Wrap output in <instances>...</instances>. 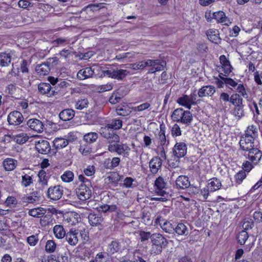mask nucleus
I'll list each match as a JSON object with an SVG mask.
<instances>
[{"mask_svg": "<svg viewBox=\"0 0 262 262\" xmlns=\"http://www.w3.org/2000/svg\"><path fill=\"white\" fill-rule=\"evenodd\" d=\"M139 235L141 241L144 242L147 241L149 238H150L151 240L152 234H151L149 232L142 231L140 232Z\"/></svg>", "mask_w": 262, "mask_h": 262, "instance_id": "obj_57", "label": "nucleus"}, {"mask_svg": "<svg viewBox=\"0 0 262 262\" xmlns=\"http://www.w3.org/2000/svg\"><path fill=\"white\" fill-rule=\"evenodd\" d=\"M74 173L71 171H66L61 176V180L67 183H69L73 181Z\"/></svg>", "mask_w": 262, "mask_h": 262, "instance_id": "obj_44", "label": "nucleus"}, {"mask_svg": "<svg viewBox=\"0 0 262 262\" xmlns=\"http://www.w3.org/2000/svg\"><path fill=\"white\" fill-rule=\"evenodd\" d=\"M166 62L160 59H147L146 60V67H150L148 73H155L158 71L164 70L166 66Z\"/></svg>", "mask_w": 262, "mask_h": 262, "instance_id": "obj_3", "label": "nucleus"}, {"mask_svg": "<svg viewBox=\"0 0 262 262\" xmlns=\"http://www.w3.org/2000/svg\"><path fill=\"white\" fill-rule=\"evenodd\" d=\"M63 193V187L60 185L50 186L47 192V196L53 201L59 200Z\"/></svg>", "mask_w": 262, "mask_h": 262, "instance_id": "obj_5", "label": "nucleus"}, {"mask_svg": "<svg viewBox=\"0 0 262 262\" xmlns=\"http://www.w3.org/2000/svg\"><path fill=\"white\" fill-rule=\"evenodd\" d=\"M166 185V183L162 177H159L155 182V186L157 187V189L165 188Z\"/></svg>", "mask_w": 262, "mask_h": 262, "instance_id": "obj_51", "label": "nucleus"}, {"mask_svg": "<svg viewBox=\"0 0 262 262\" xmlns=\"http://www.w3.org/2000/svg\"><path fill=\"white\" fill-rule=\"evenodd\" d=\"M38 241V235H32L27 237V242L30 246H35Z\"/></svg>", "mask_w": 262, "mask_h": 262, "instance_id": "obj_56", "label": "nucleus"}, {"mask_svg": "<svg viewBox=\"0 0 262 262\" xmlns=\"http://www.w3.org/2000/svg\"><path fill=\"white\" fill-rule=\"evenodd\" d=\"M146 67V60L145 61H139L129 64V68L133 70H137L143 69Z\"/></svg>", "mask_w": 262, "mask_h": 262, "instance_id": "obj_48", "label": "nucleus"}, {"mask_svg": "<svg viewBox=\"0 0 262 262\" xmlns=\"http://www.w3.org/2000/svg\"><path fill=\"white\" fill-rule=\"evenodd\" d=\"M246 172L243 170H241L235 175V180L236 182L238 184H241L243 180L246 178Z\"/></svg>", "mask_w": 262, "mask_h": 262, "instance_id": "obj_54", "label": "nucleus"}, {"mask_svg": "<svg viewBox=\"0 0 262 262\" xmlns=\"http://www.w3.org/2000/svg\"><path fill=\"white\" fill-rule=\"evenodd\" d=\"M219 77L222 80V83H225L226 85H230L232 87H235L237 85V83L233 79L230 78H225L221 75H219Z\"/></svg>", "mask_w": 262, "mask_h": 262, "instance_id": "obj_50", "label": "nucleus"}, {"mask_svg": "<svg viewBox=\"0 0 262 262\" xmlns=\"http://www.w3.org/2000/svg\"><path fill=\"white\" fill-rule=\"evenodd\" d=\"M243 107V104L235 106V108L233 111V114L235 115V116H238L239 118H241L244 116Z\"/></svg>", "mask_w": 262, "mask_h": 262, "instance_id": "obj_53", "label": "nucleus"}, {"mask_svg": "<svg viewBox=\"0 0 262 262\" xmlns=\"http://www.w3.org/2000/svg\"><path fill=\"white\" fill-rule=\"evenodd\" d=\"M117 113L118 115L126 116H127L130 111L128 112V110H126V107L118 106L116 109Z\"/></svg>", "mask_w": 262, "mask_h": 262, "instance_id": "obj_60", "label": "nucleus"}, {"mask_svg": "<svg viewBox=\"0 0 262 262\" xmlns=\"http://www.w3.org/2000/svg\"><path fill=\"white\" fill-rule=\"evenodd\" d=\"M29 138L26 134L22 133L15 135L14 137V140L19 144H23L26 143Z\"/></svg>", "mask_w": 262, "mask_h": 262, "instance_id": "obj_37", "label": "nucleus"}, {"mask_svg": "<svg viewBox=\"0 0 262 262\" xmlns=\"http://www.w3.org/2000/svg\"><path fill=\"white\" fill-rule=\"evenodd\" d=\"M248 238V234L245 230H242L238 234L237 236V239L238 243L242 245L245 244L246 241Z\"/></svg>", "mask_w": 262, "mask_h": 262, "instance_id": "obj_42", "label": "nucleus"}, {"mask_svg": "<svg viewBox=\"0 0 262 262\" xmlns=\"http://www.w3.org/2000/svg\"><path fill=\"white\" fill-rule=\"evenodd\" d=\"M88 104V101L87 99L78 100L75 104V107L78 110H82L87 106Z\"/></svg>", "mask_w": 262, "mask_h": 262, "instance_id": "obj_55", "label": "nucleus"}, {"mask_svg": "<svg viewBox=\"0 0 262 262\" xmlns=\"http://www.w3.org/2000/svg\"><path fill=\"white\" fill-rule=\"evenodd\" d=\"M254 137L250 134L241 137L239 144L242 152L254 147Z\"/></svg>", "mask_w": 262, "mask_h": 262, "instance_id": "obj_7", "label": "nucleus"}, {"mask_svg": "<svg viewBox=\"0 0 262 262\" xmlns=\"http://www.w3.org/2000/svg\"><path fill=\"white\" fill-rule=\"evenodd\" d=\"M121 248L120 243L116 240L112 241V242L108 244L107 252L110 254H114L118 252Z\"/></svg>", "mask_w": 262, "mask_h": 262, "instance_id": "obj_32", "label": "nucleus"}, {"mask_svg": "<svg viewBox=\"0 0 262 262\" xmlns=\"http://www.w3.org/2000/svg\"><path fill=\"white\" fill-rule=\"evenodd\" d=\"M160 227L163 229V230H164L166 233L170 234L174 232V227L170 222L167 221L166 222H164L163 224H162Z\"/></svg>", "mask_w": 262, "mask_h": 262, "instance_id": "obj_43", "label": "nucleus"}, {"mask_svg": "<svg viewBox=\"0 0 262 262\" xmlns=\"http://www.w3.org/2000/svg\"><path fill=\"white\" fill-rule=\"evenodd\" d=\"M210 182L208 183L207 186L211 192L215 191L220 189L222 184L221 182L216 178H213L209 180Z\"/></svg>", "mask_w": 262, "mask_h": 262, "instance_id": "obj_28", "label": "nucleus"}, {"mask_svg": "<svg viewBox=\"0 0 262 262\" xmlns=\"http://www.w3.org/2000/svg\"><path fill=\"white\" fill-rule=\"evenodd\" d=\"M5 204L7 206L11 207L12 205H16L17 201L14 196H8L5 201Z\"/></svg>", "mask_w": 262, "mask_h": 262, "instance_id": "obj_63", "label": "nucleus"}, {"mask_svg": "<svg viewBox=\"0 0 262 262\" xmlns=\"http://www.w3.org/2000/svg\"><path fill=\"white\" fill-rule=\"evenodd\" d=\"M193 117L190 111H185L183 113V115L180 122L186 124L187 125H189Z\"/></svg>", "mask_w": 262, "mask_h": 262, "instance_id": "obj_34", "label": "nucleus"}, {"mask_svg": "<svg viewBox=\"0 0 262 262\" xmlns=\"http://www.w3.org/2000/svg\"><path fill=\"white\" fill-rule=\"evenodd\" d=\"M171 134L173 136H180L181 135V130L180 126L175 124L171 128Z\"/></svg>", "mask_w": 262, "mask_h": 262, "instance_id": "obj_62", "label": "nucleus"}, {"mask_svg": "<svg viewBox=\"0 0 262 262\" xmlns=\"http://www.w3.org/2000/svg\"><path fill=\"white\" fill-rule=\"evenodd\" d=\"M174 232L178 235L187 236L189 234V230L187 226L183 223H180L174 228Z\"/></svg>", "mask_w": 262, "mask_h": 262, "instance_id": "obj_30", "label": "nucleus"}, {"mask_svg": "<svg viewBox=\"0 0 262 262\" xmlns=\"http://www.w3.org/2000/svg\"><path fill=\"white\" fill-rule=\"evenodd\" d=\"M101 136L107 139L108 142V150L112 153H116L124 157H128L130 148L126 143L119 144L120 137L107 124L101 127L99 129Z\"/></svg>", "mask_w": 262, "mask_h": 262, "instance_id": "obj_1", "label": "nucleus"}, {"mask_svg": "<svg viewBox=\"0 0 262 262\" xmlns=\"http://www.w3.org/2000/svg\"><path fill=\"white\" fill-rule=\"evenodd\" d=\"M120 162V159L119 157H114L111 162L110 163L108 161L106 165V162H104V164L105 165V167L107 168L112 169L118 166Z\"/></svg>", "mask_w": 262, "mask_h": 262, "instance_id": "obj_45", "label": "nucleus"}, {"mask_svg": "<svg viewBox=\"0 0 262 262\" xmlns=\"http://www.w3.org/2000/svg\"><path fill=\"white\" fill-rule=\"evenodd\" d=\"M213 18L215 19L218 23H221L223 25L228 26L231 24L229 19L226 16L225 13L222 11L214 12Z\"/></svg>", "mask_w": 262, "mask_h": 262, "instance_id": "obj_19", "label": "nucleus"}, {"mask_svg": "<svg viewBox=\"0 0 262 262\" xmlns=\"http://www.w3.org/2000/svg\"><path fill=\"white\" fill-rule=\"evenodd\" d=\"M89 222L92 226L100 225L103 221V218L95 213H90L88 216Z\"/></svg>", "mask_w": 262, "mask_h": 262, "instance_id": "obj_25", "label": "nucleus"}, {"mask_svg": "<svg viewBox=\"0 0 262 262\" xmlns=\"http://www.w3.org/2000/svg\"><path fill=\"white\" fill-rule=\"evenodd\" d=\"M23 120L22 114L16 111L11 112L8 116V122L10 125H18L22 123Z\"/></svg>", "mask_w": 262, "mask_h": 262, "instance_id": "obj_11", "label": "nucleus"}, {"mask_svg": "<svg viewBox=\"0 0 262 262\" xmlns=\"http://www.w3.org/2000/svg\"><path fill=\"white\" fill-rule=\"evenodd\" d=\"M56 244L53 240H48L46 244L45 250L48 253H53L55 251Z\"/></svg>", "mask_w": 262, "mask_h": 262, "instance_id": "obj_46", "label": "nucleus"}, {"mask_svg": "<svg viewBox=\"0 0 262 262\" xmlns=\"http://www.w3.org/2000/svg\"><path fill=\"white\" fill-rule=\"evenodd\" d=\"M230 102L233 105H239L243 104V99L237 94H233L230 97Z\"/></svg>", "mask_w": 262, "mask_h": 262, "instance_id": "obj_40", "label": "nucleus"}, {"mask_svg": "<svg viewBox=\"0 0 262 262\" xmlns=\"http://www.w3.org/2000/svg\"><path fill=\"white\" fill-rule=\"evenodd\" d=\"M187 149L185 143H177L173 148V155L178 158L183 157L187 153Z\"/></svg>", "mask_w": 262, "mask_h": 262, "instance_id": "obj_14", "label": "nucleus"}, {"mask_svg": "<svg viewBox=\"0 0 262 262\" xmlns=\"http://www.w3.org/2000/svg\"><path fill=\"white\" fill-rule=\"evenodd\" d=\"M33 183V180L31 176L25 174L22 176L21 184L25 187H28Z\"/></svg>", "mask_w": 262, "mask_h": 262, "instance_id": "obj_52", "label": "nucleus"}, {"mask_svg": "<svg viewBox=\"0 0 262 262\" xmlns=\"http://www.w3.org/2000/svg\"><path fill=\"white\" fill-rule=\"evenodd\" d=\"M38 92L42 95L50 97L57 94V92L53 90L50 84L48 83H40L38 85Z\"/></svg>", "mask_w": 262, "mask_h": 262, "instance_id": "obj_10", "label": "nucleus"}, {"mask_svg": "<svg viewBox=\"0 0 262 262\" xmlns=\"http://www.w3.org/2000/svg\"><path fill=\"white\" fill-rule=\"evenodd\" d=\"M113 130L119 129L122 126V121L120 119H113L111 124H108Z\"/></svg>", "mask_w": 262, "mask_h": 262, "instance_id": "obj_49", "label": "nucleus"}, {"mask_svg": "<svg viewBox=\"0 0 262 262\" xmlns=\"http://www.w3.org/2000/svg\"><path fill=\"white\" fill-rule=\"evenodd\" d=\"M241 154L254 164H257L262 157V152L259 149L254 147L242 152Z\"/></svg>", "mask_w": 262, "mask_h": 262, "instance_id": "obj_4", "label": "nucleus"}, {"mask_svg": "<svg viewBox=\"0 0 262 262\" xmlns=\"http://www.w3.org/2000/svg\"><path fill=\"white\" fill-rule=\"evenodd\" d=\"M53 231L55 237L58 239H62L65 237L67 234L63 227L61 225H55Z\"/></svg>", "mask_w": 262, "mask_h": 262, "instance_id": "obj_27", "label": "nucleus"}, {"mask_svg": "<svg viewBox=\"0 0 262 262\" xmlns=\"http://www.w3.org/2000/svg\"><path fill=\"white\" fill-rule=\"evenodd\" d=\"M254 226V223L252 219H245L243 224V228L244 229V230H247L248 229H251Z\"/></svg>", "mask_w": 262, "mask_h": 262, "instance_id": "obj_58", "label": "nucleus"}, {"mask_svg": "<svg viewBox=\"0 0 262 262\" xmlns=\"http://www.w3.org/2000/svg\"><path fill=\"white\" fill-rule=\"evenodd\" d=\"M63 220L71 225H76L80 222V215L74 212H67L63 215Z\"/></svg>", "mask_w": 262, "mask_h": 262, "instance_id": "obj_15", "label": "nucleus"}, {"mask_svg": "<svg viewBox=\"0 0 262 262\" xmlns=\"http://www.w3.org/2000/svg\"><path fill=\"white\" fill-rule=\"evenodd\" d=\"M219 31L216 30L210 29L207 31V35L208 38L211 42L218 43L220 42L221 38L219 37Z\"/></svg>", "mask_w": 262, "mask_h": 262, "instance_id": "obj_29", "label": "nucleus"}, {"mask_svg": "<svg viewBox=\"0 0 262 262\" xmlns=\"http://www.w3.org/2000/svg\"><path fill=\"white\" fill-rule=\"evenodd\" d=\"M18 6L23 9H27L32 7V4L28 0H19L18 3Z\"/></svg>", "mask_w": 262, "mask_h": 262, "instance_id": "obj_64", "label": "nucleus"}, {"mask_svg": "<svg viewBox=\"0 0 262 262\" xmlns=\"http://www.w3.org/2000/svg\"><path fill=\"white\" fill-rule=\"evenodd\" d=\"M41 196L37 191L31 192L28 195H24L21 198V201L24 203H34L38 202L40 200Z\"/></svg>", "mask_w": 262, "mask_h": 262, "instance_id": "obj_16", "label": "nucleus"}, {"mask_svg": "<svg viewBox=\"0 0 262 262\" xmlns=\"http://www.w3.org/2000/svg\"><path fill=\"white\" fill-rule=\"evenodd\" d=\"M76 193L80 200L85 201L88 200L92 195L91 185L80 184L76 189Z\"/></svg>", "mask_w": 262, "mask_h": 262, "instance_id": "obj_6", "label": "nucleus"}, {"mask_svg": "<svg viewBox=\"0 0 262 262\" xmlns=\"http://www.w3.org/2000/svg\"><path fill=\"white\" fill-rule=\"evenodd\" d=\"M177 102L181 105L186 107L187 108L190 110L191 107V104L188 95H185L183 96L178 98Z\"/></svg>", "mask_w": 262, "mask_h": 262, "instance_id": "obj_35", "label": "nucleus"}, {"mask_svg": "<svg viewBox=\"0 0 262 262\" xmlns=\"http://www.w3.org/2000/svg\"><path fill=\"white\" fill-rule=\"evenodd\" d=\"M12 55L6 52L0 53V66L8 67L11 62Z\"/></svg>", "mask_w": 262, "mask_h": 262, "instance_id": "obj_23", "label": "nucleus"}, {"mask_svg": "<svg viewBox=\"0 0 262 262\" xmlns=\"http://www.w3.org/2000/svg\"><path fill=\"white\" fill-rule=\"evenodd\" d=\"M94 74V72L91 67H86L79 70L77 74V77L79 80H84L92 77Z\"/></svg>", "mask_w": 262, "mask_h": 262, "instance_id": "obj_21", "label": "nucleus"}, {"mask_svg": "<svg viewBox=\"0 0 262 262\" xmlns=\"http://www.w3.org/2000/svg\"><path fill=\"white\" fill-rule=\"evenodd\" d=\"M159 136L160 144L161 145L163 146L165 144L167 145L169 143L168 141H167V143H166L167 141L165 134V126L162 124L160 125V131L159 133Z\"/></svg>", "mask_w": 262, "mask_h": 262, "instance_id": "obj_41", "label": "nucleus"}, {"mask_svg": "<svg viewBox=\"0 0 262 262\" xmlns=\"http://www.w3.org/2000/svg\"><path fill=\"white\" fill-rule=\"evenodd\" d=\"M35 71L40 76L48 75L50 71L49 65L47 62H43L36 66Z\"/></svg>", "mask_w": 262, "mask_h": 262, "instance_id": "obj_24", "label": "nucleus"}, {"mask_svg": "<svg viewBox=\"0 0 262 262\" xmlns=\"http://www.w3.org/2000/svg\"><path fill=\"white\" fill-rule=\"evenodd\" d=\"M122 178L123 176H120L118 173L113 172L107 177V179L111 183L116 184L118 183V182L121 181Z\"/></svg>", "mask_w": 262, "mask_h": 262, "instance_id": "obj_47", "label": "nucleus"}, {"mask_svg": "<svg viewBox=\"0 0 262 262\" xmlns=\"http://www.w3.org/2000/svg\"><path fill=\"white\" fill-rule=\"evenodd\" d=\"M150 106V104L148 102H145L133 108L134 111L141 112L148 108Z\"/></svg>", "mask_w": 262, "mask_h": 262, "instance_id": "obj_59", "label": "nucleus"}, {"mask_svg": "<svg viewBox=\"0 0 262 262\" xmlns=\"http://www.w3.org/2000/svg\"><path fill=\"white\" fill-rule=\"evenodd\" d=\"M216 89L213 85H205L202 86L198 91V95L200 98L212 97L215 93Z\"/></svg>", "mask_w": 262, "mask_h": 262, "instance_id": "obj_12", "label": "nucleus"}, {"mask_svg": "<svg viewBox=\"0 0 262 262\" xmlns=\"http://www.w3.org/2000/svg\"><path fill=\"white\" fill-rule=\"evenodd\" d=\"M78 230L72 228L67 233L65 239L71 246H75L78 242Z\"/></svg>", "mask_w": 262, "mask_h": 262, "instance_id": "obj_13", "label": "nucleus"}, {"mask_svg": "<svg viewBox=\"0 0 262 262\" xmlns=\"http://www.w3.org/2000/svg\"><path fill=\"white\" fill-rule=\"evenodd\" d=\"M151 242L152 243L151 253L156 255L161 253L163 249L167 247L168 240L160 233L152 234Z\"/></svg>", "mask_w": 262, "mask_h": 262, "instance_id": "obj_2", "label": "nucleus"}, {"mask_svg": "<svg viewBox=\"0 0 262 262\" xmlns=\"http://www.w3.org/2000/svg\"><path fill=\"white\" fill-rule=\"evenodd\" d=\"M177 187L180 189H186L190 186V181L188 177L179 176L176 181Z\"/></svg>", "mask_w": 262, "mask_h": 262, "instance_id": "obj_20", "label": "nucleus"}, {"mask_svg": "<svg viewBox=\"0 0 262 262\" xmlns=\"http://www.w3.org/2000/svg\"><path fill=\"white\" fill-rule=\"evenodd\" d=\"M98 134L96 133L90 132L85 134L84 137V140L89 143H93L98 139Z\"/></svg>", "mask_w": 262, "mask_h": 262, "instance_id": "obj_38", "label": "nucleus"}, {"mask_svg": "<svg viewBox=\"0 0 262 262\" xmlns=\"http://www.w3.org/2000/svg\"><path fill=\"white\" fill-rule=\"evenodd\" d=\"M17 164V161L12 158H7L3 163V166L6 171L13 170L16 167Z\"/></svg>", "mask_w": 262, "mask_h": 262, "instance_id": "obj_26", "label": "nucleus"}, {"mask_svg": "<svg viewBox=\"0 0 262 262\" xmlns=\"http://www.w3.org/2000/svg\"><path fill=\"white\" fill-rule=\"evenodd\" d=\"M35 148L37 151L41 154H47L51 150V146L49 142L44 139H39L35 142Z\"/></svg>", "mask_w": 262, "mask_h": 262, "instance_id": "obj_9", "label": "nucleus"}, {"mask_svg": "<svg viewBox=\"0 0 262 262\" xmlns=\"http://www.w3.org/2000/svg\"><path fill=\"white\" fill-rule=\"evenodd\" d=\"M38 176L39 178V182L41 185L46 186L48 185L49 176H47L45 171L43 170H40L38 173Z\"/></svg>", "mask_w": 262, "mask_h": 262, "instance_id": "obj_39", "label": "nucleus"}, {"mask_svg": "<svg viewBox=\"0 0 262 262\" xmlns=\"http://www.w3.org/2000/svg\"><path fill=\"white\" fill-rule=\"evenodd\" d=\"M27 124L31 129L37 133H41L43 131V124L38 119H30L27 121Z\"/></svg>", "mask_w": 262, "mask_h": 262, "instance_id": "obj_17", "label": "nucleus"}, {"mask_svg": "<svg viewBox=\"0 0 262 262\" xmlns=\"http://www.w3.org/2000/svg\"><path fill=\"white\" fill-rule=\"evenodd\" d=\"M103 73L109 77L120 80H123L129 74L128 71L123 69H111L103 71Z\"/></svg>", "mask_w": 262, "mask_h": 262, "instance_id": "obj_8", "label": "nucleus"}, {"mask_svg": "<svg viewBox=\"0 0 262 262\" xmlns=\"http://www.w3.org/2000/svg\"><path fill=\"white\" fill-rule=\"evenodd\" d=\"M69 140L62 138H56L53 141V145L56 149L63 148L69 144Z\"/></svg>", "mask_w": 262, "mask_h": 262, "instance_id": "obj_31", "label": "nucleus"}, {"mask_svg": "<svg viewBox=\"0 0 262 262\" xmlns=\"http://www.w3.org/2000/svg\"><path fill=\"white\" fill-rule=\"evenodd\" d=\"M184 111H185L182 108H178L174 110L171 115V119L172 120L180 122L183 115V113H184Z\"/></svg>", "mask_w": 262, "mask_h": 262, "instance_id": "obj_36", "label": "nucleus"}, {"mask_svg": "<svg viewBox=\"0 0 262 262\" xmlns=\"http://www.w3.org/2000/svg\"><path fill=\"white\" fill-rule=\"evenodd\" d=\"M75 116V112L72 109L67 108L62 111L59 114V117L63 121L71 120Z\"/></svg>", "mask_w": 262, "mask_h": 262, "instance_id": "obj_22", "label": "nucleus"}, {"mask_svg": "<svg viewBox=\"0 0 262 262\" xmlns=\"http://www.w3.org/2000/svg\"><path fill=\"white\" fill-rule=\"evenodd\" d=\"M46 213V210L41 207L30 209L28 212L29 215L35 217L42 216Z\"/></svg>", "mask_w": 262, "mask_h": 262, "instance_id": "obj_33", "label": "nucleus"}, {"mask_svg": "<svg viewBox=\"0 0 262 262\" xmlns=\"http://www.w3.org/2000/svg\"><path fill=\"white\" fill-rule=\"evenodd\" d=\"M162 163V161L159 157L156 156L152 158L149 163V166L151 172L154 174L157 173L158 170L161 168Z\"/></svg>", "mask_w": 262, "mask_h": 262, "instance_id": "obj_18", "label": "nucleus"}, {"mask_svg": "<svg viewBox=\"0 0 262 262\" xmlns=\"http://www.w3.org/2000/svg\"><path fill=\"white\" fill-rule=\"evenodd\" d=\"M83 172L88 177L92 176L94 175L95 172V167L94 166L89 165L87 168L84 169Z\"/></svg>", "mask_w": 262, "mask_h": 262, "instance_id": "obj_61", "label": "nucleus"}]
</instances>
